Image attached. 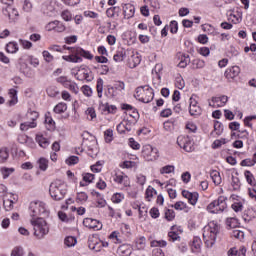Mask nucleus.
Segmentation results:
<instances>
[{
  "instance_id": "obj_43",
  "label": "nucleus",
  "mask_w": 256,
  "mask_h": 256,
  "mask_svg": "<svg viewBox=\"0 0 256 256\" xmlns=\"http://www.w3.org/2000/svg\"><path fill=\"white\" fill-rule=\"evenodd\" d=\"M231 237H234L235 239H239V241H243L245 239V232L239 229H234L231 232Z\"/></svg>"
},
{
  "instance_id": "obj_7",
  "label": "nucleus",
  "mask_w": 256,
  "mask_h": 256,
  "mask_svg": "<svg viewBox=\"0 0 256 256\" xmlns=\"http://www.w3.org/2000/svg\"><path fill=\"white\" fill-rule=\"evenodd\" d=\"M142 157L145 161H157L159 159V150L149 144L142 147Z\"/></svg>"
},
{
  "instance_id": "obj_29",
  "label": "nucleus",
  "mask_w": 256,
  "mask_h": 256,
  "mask_svg": "<svg viewBox=\"0 0 256 256\" xmlns=\"http://www.w3.org/2000/svg\"><path fill=\"white\" fill-rule=\"evenodd\" d=\"M2 201H3L5 211H11V209H13V204L15 203L13 201V194H12V197L6 196L5 198L2 199Z\"/></svg>"
},
{
  "instance_id": "obj_48",
  "label": "nucleus",
  "mask_w": 256,
  "mask_h": 256,
  "mask_svg": "<svg viewBox=\"0 0 256 256\" xmlns=\"http://www.w3.org/2000/svg\"><path fill=\"white\" fill-rule=\"evenodd\" d=\"M124 59H125V51L123 50L117 51L113 56V61H115V63H121L122 61H124Z\"/></svg>"
},
{
  "instance_id": "obj_33",
  "label": "nucleus",
  "mask_w": 256,
  "mask_h": 256,
  "mask_svg": "<svg viewBox=\"0 0 256 256\" xmlns=\"http://www.w3.org/2000/svg\"><path fill=\"white\" fill-rule=\"evenodd\" d=\"M189 63H191V58L189 57L188 54H184L181 56L178 67H180V69H185V67H187V65H189Z\"/></svg>"
},
{
  "instance_id": "obj_36",
  "label": "nucleus",
  "mask_w": 256,
  "mask_h": 256,
  "mask_svg": "<svg viewBox=\"0 0 256 256\" xmlns=\"http://www.w3.org/2000/svg\"><path fill=\"white\" fill-rule=\"evenodd\" d=\"M85 115L88 119V121H93L94 119H97V112L95 111V108L89 107L85 111Z\"/></svg>"
},
{
  "instance_id": "obj_9",
  "label": "nucleus",
  "mask_w": 256,
  "mask_h": 256,
  "mask_svg": "<svg viewBox=\"0 0 256 256\" xmlns=\"http://www.w3.org/2000/svg\"><path fill=\"white\" fill-rule=\"evenodd\" d=\"M177 145L184 149L186 153H192L195 151V146L193 145V141L188 136H179L177 138Z\"/></svg>"
},
{
  "instance_id": "obj_34",
  "label": "nucleus",
  "mask_w": 256,
  "mask_h": 256,
  "mask_svg": "<svg viewBox=\"0 0 256 256\" xmlns=\"http://www.w3.org/2000/svg\"><path fill=\"white\" fill-rule=\"evenodd\" d=\"M192 253H199L201 251V239L194 238L191 244Z\"/></svg>"
},
{
  "instance_id": "obj_55",
  "label": "nucleus",
  "mask_w": 256,
  "mask_h": 256,
  "mask_svg": "<svg viewBox=\"0 0 256 256\" xmlns=\"http://www.w3.org/2000/svg\"><path fill=\"white\" fill-rule=\"evenodd\" d=\"M26 116H27V119H30L31 121L36 122L37 119H39V112L35 110H28Z\"/></svg>"
},
{
  "instance_id": "obj_53",
  "label": "nucleus",
  "mask_w": 256,
  "mask_h": 256,
  "mask_svg": "<svg viewBox=\"0 0 256 256\" xmlns=\"http://www.w3.org/2000/svg\"><path fill=\"white\" fill-rule=\"evenodd\" d=\"M123 199H125V194L117 192L112 195L111 201L112 203H121Z\"/></svg>"
},
{
  "instance_id": "obj_38",
  "label": "nucleus",
  "mask_w": 256,
  "mask_h": 256,
  "mask_svg": "<svg viewBox=\"0 0 256 256\" xmlns=\"http://www.w3.org/2000/svg\"><path fill=\"white\" fill-rule=\"evenodd\" d=\"M37 165L40 171H45L46 169H49V160H47V158H40L37 161Z\"/></svg>"
},
{
  "instance_id": "obj_58",
  "label": "nucleus",
  "mask_w": 256,
  "mask_h": 256,
  "mask_svg": "<svg viewBox=\"0 0 256 256\" xmlns=\"http://www.w3.org/2000/svg\"><path fill=\"white\" fill-rule=\"evenodd\" d=\"M22 8L23 11H26V13H30V11L33 9V4L29 0H22Z\"/></svg>"
},
{
  "instance_id": "obj_39",
  "label": "nucleus",
  "mask_w": 256,
  "mask_h": 256,
  "mask_svg": "<svg viewBox=\"0 0 256 256\" xmlns=\"http://www.w3.org/2000/svg\"><path fill=\"white\" fill-rule=\"evenodd\" d=\"M62 59H64V61H68L69 63H81V61H83V59L81 57L77 56V54L63 56Z\"/></svg>"
},
{
  "instance_id": "obj_59",
  "label": "nucleus",
  "mask_w": 256,
  "mask_h": 256,
  "mask_svg": "<svg viewBox=\"0 0 256 256\" xmlns=\"http://www.w3.org/2000/svg\"><path fill=\"white\" fill-rule=\"evenodd\" d=\"M176 211H185L187 209V203L183 201H178L174 205H172Z\"/></svg>"
},
{
  "instance_id": "obj_13",
  "label": "nucleus",
  "mask_w": 256,
  "mask_h": 256,
  "mask_svg": "<svg viewBox=\"0 0 256 256\" xmlns=\"http://www.w3.org/2000/svg\"><path fill=\"white\" fill-rule=\"evenodd\" d=\"M182 196L188 200L190 205H197V201H199V193L190 192L189 190H183Z\"/></svg>"
},
{
  "instance_id": "obj_51",
  "label": "nucleus",
  "mask_w": 256,
  "mask_h": 256,
  "mask_svg": "<svg viewBox=\"0 0 256 256\" xmlns=\"http://www.w3.org/2000/svg\"><path fill=\"white\" fill-rule=\"evenodd\" d=\"M5 197H13V194L7 192L6 185L0 184V199H5Z\"/></svg>"
},
{
  "instance_id": "obj_61",
  "label": "nucleus",
  "mask_w": 256,
  "mask_h": 256,
  "mask_svg": "<svg viewBox=\"0 0 256 256\" xmlns=\"http://www.w3.org/2000/svg\"><path fill=\"white\" fill-rule=\"evenodd\" d=\"M47 95L49 97H57V95H59V89H57V87H55V86H50L47 89Z\"/></svg>"
},
{
  "instance_id": "obj_42",
  "label": "nucleus",
  "mask_w": 256,
  "mask_h": 256,
  "mask_svg": "<svg viewBox=\"0 0 256 256\" xmlns=\"http://www.w3.org/2000/svg\"><path fill=\"white\" fill-rule=\"evenodd\" d=\"M45 123H46V128L48 131H53L55 129V120L49 115L45 116Z\"/></svg>"
},
{
  "instance_id": "obj_62",
  "label": "nucleus",
  "mask_w": 256,
  "mask_h": 256,
  "mask_svg": "<svg viewBox=\"0 0 256 256\" xmlns=\"http://www.w3.org/2000/svg\"><path fill=\"white\" fill-rule=\"evenodd\" d=\"M104 139L107 143H111V141H113V129H107L104 132Z\"/></svg>"
},
{
  "instance_id": "obj_25",
  "label": "nucleus",
  "mask_w": 256,
  "mask_h": 256,
  "mask_svg": "<svg viewBox=\"0 0 256 256\" xmlns=\"http://www.w3.org/2000/svg\"><path fill=\"white\" fill-rule=\"evenodd\" d=\"M170 30V33H177L179 31V24L177 21L173 20L170 22L169 26H165L162 30L161 33H167V31Z\"/></svg>"
},
{
  "instance_id": "obj_56",
  "label": "nucleus",
  "mask_w": 256,
  "mask_h": 256,
  "mask_svg": "<svg viewBox=\"0 0 256 256\" xmlns=\"http://www.w3.org/2000/svg\"><path fill=\"white\" fill-rule=\"evenodd\" d=\"M102 170H103V161H98L91 166V171L93 173H101Z\"/></svg>"
},
{
  "instance_id": "obj_50",
  "label": "nucleus",
  "mask_w": 256,
  "mask_h": 256,
  "mask_svg": "<svg viewBox=\"0 0 256 256\" xmlns=\"http://www.w3.org/2000/svg\"><path fill=\"white\" fill-rule=\"evenodd\" d=\"M89 199V196L87 195V193L85 192H78L77 196H76V201L78 203H81V205H83V203H86V201Z\"/></svg>"
},
{
  "instance_id": "obj_5",
  "label": "nucleus",
  "mask_w": 256,
  "mask_h": 256,
  "mask_svg": "<svg viewBox=\"0 0 256 256\" xmlns=\"http://www.w3.org/2000/svg\"><path fill=\"white\" fill-rule=\"evenodd\" d=\"M29 215L32 219H40L39 216L47 217L49 215V210H47V205L42 201H33L29 206Z\"/></svg>"
},
{
  "instance_id": "obj_37",
  "label": "nucleus",
  "mask_w": 256,
  "mask_h": 256,
  "mask_svg": "<svg viewBox=\"0 0 256 256\" xmlns=\"http://www.w3.org/2000/svg\"><path fill=\"white\" fill-rule=\"evenodd\" d=\"M244 177H245L247 183H249V185H251L252 187H255V185H256L255 176H253V173H251V171H249V170L245 171Z\"/></svg>"
},
{
  "instance_id": "obj_20",
  "label": "nucleus",
  "mask_w": 256,
  "mask_h": 256,
  "mask_svg": "<svg viewBox=\"0 0 256 256\" xmlns=\"http://www.w3.org/2000/svg\"><path fill=\"white\" fill-rule=\"evenodd\" d=\"M43 14L46 17H57V15H59V11H57V8H55L54 5L49 4L43 9Z\"/></svg>"
},
{
  "instance_id": "obj_64",
  "label": "nucleus",
  "mask_w": 256,
  "mask_h": 256,
  "mask_svg": "<svg viewBox=\"0 0 256 256\" xmlns=\"http://www.w3.org/2000/svg\"><path fill=\"white\" fill-rule=\"evenodd\" d=\"M66 165H77L79 163V157L77 156H70L65 160Z\"/></svg>"
},
{
  "instance_id": "obj_16",
  "label": "nucleus",
  "mask_w": 256,
  "mask_h": 256,
  "mask_svg": "<svg viewBox=\"0 0 256 256\" xmlns=\"http://www.w3.org/2000/svg\"><path fill=\"white\" fill-rule=\"evenodd\" d=\"M124 19H131L135 16V6L131 3L122 4Z\"/></svg>"
},
{
  "instance_id": "obj_41",
  "label": "nucleus",
  "mask_w": 256,
  "mask_h": 256,
  "mask_svg": "<svg viewBox=\"0 0 256 256\" xmlns=\"http://www.w3.org/2000/svg\"><path fill=\"white\" fill-rule=\"evenodd\" d=\"M7 53H17L19 51V44L16 42H10L6 45Z\"/></svg>"
},
{
  "instance_id": "obj_57",
  "label": "nucleus",
  "mask_w": 256,
  "mask_h": 256,
  "mask_svg": "<svg viewBox=\"0 0 256 256\" xmlns=\"http://www.w3.org/2000/svg\"><path fill=\"white\" fill-rule=\"evenodd\" d=\"M150 246L151 247H161V248L167 247V241H165V240H152L150 242Z\"/></svg>"
},
{
  "instance_id": "obj_21",
  "label": "nucleus",
  "mask_w": 256,
  "mask_h": 256,
  "mask_svg": "<svg viewBox=\"0 0 256 256\" xmlns=\"http://www.w3.org/2000/svg\"><path fill=\"white\" fill-rule=\"evenodd\" d=\"M140 64H141V55H139V53L132 54L128 62L130 69H135V67H137Z\"/></svg>"
},
{
  "instance_id": "obj_31",
  "label": "nucleus",
  "mask_w": 256,
  "mask_h": 256,
  "mask_svg": "<svg viewBox=\"0 0 256 256\" xmlns=\"http://www.w3.org/2000/svg\"><path fill=\"white\" fill-rule=\"evenodd\" d=\"M9 160V148L2 147L0 148V163H7Z\"/></svg>"
},
{
  "instance_id": "obj_60",
  "label": "nucleus",
  "mask_w": 256,
  "mask_h": 256,
  "mask_svg": "<svg viewBox=\"0 0 256 256\" xmlns=\"http://www.w3.org/2000/svg\"><path fill=\"white\" fill-rule=\"evenodd\" d=\"M96 89H97L98 97L99 99H101V97H103V79L99 78L97 80Z\"/></svg>"
},
{
  "instance_id": "obj_14",
  "label": "nucleus",
  "mask_w": 256,
  "mask_h": 256,
  "mask_svg": "<svg viewBox=\"0 0 256 256\" xmlns=\"http://www.w3.org/2000/svg\"><path fill=\"white\" fill-rule=\"evenodd\" d=\"M2 13L8 17L10 21H15V19L19 17V11H17V9L13 8L11 5L2 8Z\"/></svg>"
},
{
  "instance_id": "obj_24",
  "label": "nucleus",
  "mask_w": 256,
  "mask_h": 256,
  "mask_svg": "<svg viewBox=\"0 0 256 256\" xmlns=\"http://www.w3.org/2000/svg\"><path fill=\"white\" fill-rule=\"evenodd\" d=\"M0 173L2 175V179H9V177L15 173V168L2 166L0 167Z\"/></svg>"
},
{
  "instance_id": "obj_18",
  "label": "nucleus",
  "mask_w": 256,
  "mask_h": 256,
  "mask_svg": "<svg viewBox=\"0 0 256 256\" xmlns=\"http://www.w3.org/2000/svg\"><path fill=\"white\" fill-rule=\"evenodd\" d=\"M117 253L120 256H130L133 253V247L129 244H122L118 248Z\"/></svg>"
},
{
  "instance_id": "obj_27",
  "label": "nucleus",
  "mask_w": 256,
  "mask_h": 256,
  "mask_svg": "<svg viewBox=\"0 0 256 256\" xmlns=\"http://www.w3.org/2000/svg\"><path fill=\"white\" fill-rule=\"evenodd\" d=\"M223 134V123L219 121L214 122V131L211 132L212 137H219Z\"/></svg>"
},
{
  "instance_id": "obj_49",
  "label": "nucleus",
  "mask_w": 256,
  "mask_h": 256,
  "mask_svg": "<svg viewBox=\"0 0 256 256\" xmlns=\"http://www.w3.org/2000/svg\"><path fill=\"white\" fill-rule=\"evenodd\" d=\"M169 173H175V166L166 165L160 169L161 175H169Z\"/></svg>"
},
{
  "instance_id": "obj_10",
  "label": "nucleus",
  "mask_w": 256,
  "mask_h": 256,
  "mask_svg": "<svg viewBox=\"0 0 256 256\" xmlns=\"http://www.w3.org/2000/svg\"><path fill=\"white\" fill-rule=\"evenodd\" d=\"M227 101H229V97L226 95L213 96L210 100H208V105L213 109H219L220 107H225L227 105Z\"/></svg>"
},
{
  "instance_id": "obj_40",
  "label": "nucleus",
  "mask_w": 256,
  "mask_h": 256,
  "mask_svg": "<svg viewBox=\"0 0 256 256\" xmlns=\"http://www.w3.org/2000/svg\"><path fill=\"white\" fill-rule=\"evenodd\" d=\"M65 111H67V104L64 102H60L54 107V113H57L58 115L65 113Z\"/></svg>"
},
{
  "instance_id": "obj_12",
  "label": "nucleus",
  "mask_w": 256,
  "mask_h": 256,
  "mask_svg": "<svg viewBox=\"0 0 256 256\" xmlns=\"http://www.w3.org/2000/svg\"><path fill=\"white\" fill-rule=\"evenodd\" d=\"M45 30L54 31V33H63L65 32V24L59 20H55L46 24Z\"/></svg>"
},
{
  "instance_id": "obj_26",
  "label": "nucleus",
  "mask_w": 256,
  "mask_h": 256,
  "mask_svg": "<svg viewBox=\"0 0 256 256\" xmlns=\"http://www.w3.org/2000/svg\"><path fill=\"white\" fill-rule=\"evenodd\" d=\"M82 177L84 182H80V187H87L95 179V175L91 173H83Z\"/></svg>"
},
{
  "instance_id": "obj_1",
  "label": "nucleus",
  "mask_w": 256,
  "mask_h": 256,
  "mask_svg": "<svg viewBox=\"0 0 256 256\" xmlns=\"http://www.w3.org/2000/svg\"><path fill=\"white\" fill-rule=\"evenodd\" d=\"M219 233V224L215 221H211L203 228V239L206 247L211 248L217 241V235Z\"/></svg>"
},
{
  "instance_id": "obj_23",
  "label": "nucleus",
  "mask_w": 256,
  "mask_h": 256,
  "mask_svg": "<svg viewBox=\"0 0 256 256\" xmlns=\"http://www.w3.org/2000/svg\"><path fill=\"white\" fill-rule=\"evenodd\" d=\"M9 95V101H8V105L9 107H14V105L16 103H19V98H17V90L12 88L9 90L8 92Z\"/></svg>"
},
{
  "instance_id": "obj_52",
  "label": "nucleus",
  "mask_w": 256,
  "mask_h": 256,
  "mask_svg": "<svg viewBox=\"0 0 256 256\" xmlns=\"http://www.w3.org/2000/svg\"><path fill=\"white\" fill-rule=\"evenodd\" d=\"M25 255V250L23 249L22 246H15L12 251L10 256H23Z\"/></svg>"
},
{
  "instance_id": "obj_2",
  "label": "nucleus",
  "mask_w": 256,
  "mask_h": 256,
  "mask_svg": "<svg viewBox=\"0 0 256 256\" xmlns=\"http://www.w3.org/2000/svg\"><path fill=\"white\" fill-rule=\"evenodd\" d=\"M49 194L54 201H62L67 195V184L63 180H54L49 186Z\"/></svg>"
},
{
  "instance_id": "obj_44",
  "label": "nucleus",
  "mask_w": 256,
  "mask_h": 256,
  "mask_svg": "<svg viewBox=\"0 0 256 256\" xmlns=\"http://www.w3.org/2000/svg\"><path fill=\"white\" fill-rule=\"evenodd\" d=\"M175 87H177V89H185V80L180 74L175 78Z\"/></svg>"
},
{
  "instance_id": "obj_54",
  "label": "nucleus",
  "mask_w": 256,
  "mask_h": 256,
  "mask_svg": "<svg viewBox=\"0 0 256 256\" xmlns=\"http://www.w3.org/2000/svg\"><path fill=\"white\" fill-rule=\"evenodd\" d=\"M226 225L228 229H235L239 225V221H237V218H227Z\"/></svg>"
},
{
  "instance_id": "obj_6",
  "label": "nucleus",
  "mask_w": 256,
  "mask_h": 256,
  "mask_svg": "<svg viewBox=\"0 0 256 256\" xmlns=\"http://www.w3.org/2000/svg\"><path fill=\"white\" fill-rule=\"evenodd\" d=\"M227 209V197L219 196L217 200L212 201L207 205L206 211L212 215H219Z\"/></svg>"
},
{
  "instance_id": "obj_3",
  "label": "nucleus",
  "mask_w": 256,
  "mask_h": 256,
  "mask_svg": "<svg viewBox=\"0 0 256 256\" xmlns=\"http://www.w3.org/2000/svg\"><path fill=\"white\" fill-rule=\"evenodd\" d=\"M134 97L141 103H151L155 97V93L153 92V88L149 85H145L136 88Z\"/></svg>"
},
{
  "instance_id": "obj_11",
  "label": "nucleus",
  "mask_w": 256,
  "mask_h": 256,
  "mask_svg": "<svg viewBox=\"0 0 256 256\" xmlns=\"http://www.w3.org/2000/svg\"><path fill=\"white\" fill-rule=\"evenodd\" d=\"M83 225L84 227L90 229L91 231H101V229H103V223L93 218H85L83 220Z\"/></svg>"
},
{
  "instance_id": "obj_45",
  "label": "nucleus",
  "mask_w": 256,
  "mask_h": 256,
  "mask_svg": "<svg viewBox=\"0 0 256 256\" xmlns=\"http://www.w3.org/2000/svg\"><path fill=\"white\" fill-rule=\"evenodd\" d=\"M64 245H66V247H75V245H77V238L73 236H67L64 239Z\"/></svg>"
},
{
  "instance_id": "obj_15",
  "label": "nucleus",
  "mask_w": 256,
  "mask_h": 256,
  "mask_svg": "<svg viewBox=\"0 0 256 256\" xmlns=\"http://www.w3.org/2000/svg\"><path fill=\"white\" fill-rule=\"evenodd\" d=\"M239 73H241V68H239V66H232L226 69L224 76L228 81H233L235 77H239Z\"/></svg>"
},
{
  "instance_id": "obj_30",
  "label": "nucleus",
  "mask_w": 256,
  "mask_h": 256,
  "mask_svg": "<svg viewBox=\"0 0 256 256\" xmlns=\"http://www.w3.org/2000/svg\"><path fill=\"white\" fill-rule=\"evenodd\" d=\"M36 142L42 149H47L49 147V140L45 138L42 134H37L36 135Z\"/></svg>"
},
{
  "instance_id": "obj_47",
  "label": "nucleus",
  "mask_w": 256,
  "mask_h": 256,
  "mask_svg": "<svg viewBox=\"0 0 256 256\" xmlns=\"http://www.w3.org/2000/svg\"><path fill=\"white\" fill-rule=\"evenodd\" d=\"M147 201H151L153 196L157 195V191L152 186H148L145 192Z\"/></svg>"
},
{
  "instance_id": "obj_19",
  "label": "nucleus",
  "mask_w": 256,
  "mask_h": 256,
  "mask_svg": "<svg viewBox=\"0 0 256 256\" xmlns=\"http://www.w3.org/2000/svg\"><path fill=\"white\" fill-rule=\"evenodd\" d=\"M132 123L129 120H123L120 124L117 125V131L120 134L125 133V131H131L132 129Z\"/></svg>"
},
{
  "instance_id": "obj_22",
  "label": "nucleus",
  "mask_w": 256,
  "mask_h": 256,
  "mask_svg": "<svg viewBox=\"0 0 256 256\" xmlns=\"http://www.w3.org/2000/svg\"><path fill=\"white\" fill-rule=\"evenodd\" d=\"M76 79H78V81H93V77L90 75V72L85 69L79 70V73L76 74Z\"/></svg>"
},
{
  "instance_id": "obj_4",
  "label": "nucleus",
  "mask_w": 256,
  "mask_h": 256,
  "mask_svg": "<svg viewBox=\"0 0 256 256\" xmlns=\"http://www.w3.org/2000/svg\"><path fill=\"white\" fill-rule=\"evenodd\" d=\"M31 225L34 229V236L38 239H44L45 235L49 233V225L43 218H36L30 220Z\"/></svg>"
},
{
  "instance_id": "obj_28",
  "label": "nucleus",
  "mask_w": 256,
  "mask_h": 256,
  "mask_svg": "<svg viewBox=\"0 0 256 256\" xmlns=\"http://www.w3.org/2000/svg\"><path fill=\"white\" fill-rule=\"evenodd\" d=\"M121 13V8L119 6L110 7L106 10L107 17H119V14Z\"/></svg>"
},
{
  "instance_id": "obj_17",
  "label": "nucleus",
  "mask_w": 256,
  "mask_h": 256,
  "mask_svg": "<svg viewBox=\"0 0 256 256\" xmlns=\"http://www.w3.org/2000/svg\"><path fill=\"white\" fill-rule=\"evenodd\" d=\"M67 49H70L69 47ZM71 53H75L76 55H81L85 59H93V54L91 52L83 50L81 47L71 48Z\"/></svg>"
},
{
  "instance_id": "obj_35",
  "label": "nucleus",
  "mask_w": 256,
  "mask_h": 256,
  "mask_svg": "<svg viewBox=\"0 0 256 256\" xmlns=\"http://www.w3.org/2000/svg\"><path fill=\"white\" fill-rule=\"evenodd\" d=\"M210 177L214 183V185H221V174L217 170H213L210 173Z\"/></svg>"
},
{
  "instance_id": "obj_63",
  "label": "nucleus",
  "mask_w": 256,
  "mask_h": 256,
  "mask_svg": "<svg viewBox=\"0 0 256 256\" xmlns=\"http://www.w3.org/2000/svg\"><path fill=\"white\" fill-rule=\"evenodd\" d=\"M61 17L64 21H72L73 20V15L69 10H63L61 12Z\"/></svg>"
},
{
  "instance_id": "obj_46",
  "label": "nucleus",
  "mask_w": 256,
  "mask_h": 256,
  "mask_svg": "<svg viewBox=\"0 0 256 256\" xmlns=\"http://www.w3.org/2000/svg\"><path fill=\"white\" fill-rule=\"evenodd\" d=\"M189 113L192 117H199V115L202 113L201 106L198 105L189 107Z\"/></svg>"
},
{
  "instance_id": "obj_32",
  "label": "nucleus",
  "mask_w": 256,
  "mask_h": 256,
  "mask_svg": "<svg viewBox=\"0 0 256 256\" xmlns=\"http://www.w3.org/2000/svg\"><path fill=\"white\" fill-rule=\"evenodd\" d=\"M37 127V122H24L20 124V131H29V129H35Z\"/></svg>"
},
{
  "instance_id": "obj_8",
  "label": "nucleus",
  "mask_w": 256,
  "mask_h": 256,
  "mask_svg": "<svg viewBox=\"0 0 256 256\" xmlns=\"http://www.w3.org/2000/svg\"><path fill=\"white\" fill-rule=\"evenodd\" d=\"M113 181L116 185H119L122 191H125L128 187H131V179L123 172L116 173L113 176Z\"/></svg>"
}]
</instances>
